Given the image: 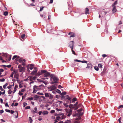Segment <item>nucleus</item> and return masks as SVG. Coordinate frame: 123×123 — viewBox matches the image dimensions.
Masks as SVG:
<instances>
[{"label": "nucleus", "mask_w": 123, "mask_h": 123, "mask_svg": "<svg viewBox=\"0 0 123 123\" xmlns=\"http://www.w3.org/2000/svg\"><path fill=\"white\" fill-rule=\"evenodd\" d=\"M50 77H51L50 80H52V79L54 81H57L59 80V79L58 77L56 76L55 75L53 74H51L50 75Z\"/></svg>", "instance_id": "nucleus-1"}, {"label": "nucleus", "mask_w": 123, "mask_h": 123, "mask_svg": "<svg viewBox=\"0 0 123 123\" xmlns=\"http://www.w3.org/2000/svg\"><path fill=\"white\" fill-rule=\"evenodd\" d=\"M41 88L38 86L35 85L33 86V91L32 92L33 93H36L37 91H38Z\"/></svg>", "instance_id": "nucleus-2"}, {"label": "nucleus", "mask_w": 123, "mask_h": 123, "mask_svg": "<svg viewBox=\"0 0 123 123\" xmlns=\"http://www.w3.org/2000/svg\"><path fill=\"white\" fill-rule=\"evenodd\" d=\"M46 71L45 70H41L40 71H39L36 74V76H39L45 73Z\"/></svg>", "instance_id": "nucleus-3"}, {"label": "nucleus", "mask_w": 123, "mask_h": 123, "mask_svg": "<svg viewBox=\"0 0 123 123\" xmlns=\"http://www.w3.org/2000/svg\"><path fill=\"white\" fill-rule=\"evenodd\" d=\"M74 41H71L69 44V46L71 48L73 49V46L74 44Z\"/></svg>", "instance_id": "nucleus-4"}, {"label": "nucleus", "mask_w": 123, "mask_h": 123, "mask_svg": "<svg viewBox=\"0 0 123 123\" xmlns=\"http://www.w3.org/2000/svg\"><path fill=\"white\" fill-rule=\"evenodd\" d=\"M56 89V87L54 85H52L51 86L49 87L48 89L50 91L54 90Z\"/></svg>", "instance_id": "nucleus-5"}, {"label": "nucleus", "mask_w": 123, "mask_h": 123, "mask_svg": "<svg viewBox=\"0 0 123 123\" xmlns=\"http://www.w3.org/2000/svg\"><path fill=\"white\" fill-rule=\"evenodd\" d=\"M50 75L49 73H46V72L45 73L43 74V76L44 77H50Z\"/></svg>", "instance_id": "nucleus-6"}, {"label": "nucleus", "mask_w": 123, "mask_h": 123, "mask_svg": "<svg viewBox=\"0 0 123 123\" xmlns=\"http://www.w3.org/2000/svg\"><path fill=\"white\" fill-rule=\"evenodd\" d=\"M82 109H79L77 110L78 112V114L80 115H82Z\"/></svg>", "instance_id": "nucleus-7"}, {"label": "nucleus", "mask_w": 123, "mask_h": 123, "mask_svg": "<svg viewBox=\"0 0 123 123\" xmlns=\"http://www.w3.org/2000/svg\"><path fill=\"white\" fill-rule=\"evenodd\" d=\"M72 112L71 110L69 109L67 115L68 117H69L71 115V114H72Z\"/></svg>", "instance_id": "nucleus-8"}, {"label": "nucleus", "mask_w": 123, "mask_h": 123, "mask_svg": "<svg viewBox=\"0 0 123 123\" xmlns=\"http://www.w3.org/2000/svg\"><path fill=\"white\" fill-rule=\"evenodd\" d=\"M112 6L113 7V9L112 10V11L113 13L117 11L116 6H113L112 5Z\"/></svg>", "instance_id": "nucleus-9"}, {"label": "nucleus", "mask_w": 123, "mask_h": 123, "mask_svg": "<svg viewBox=\"0 0 123 123\" xmlns=\"http://www.w3.org/2000/svg\"><path fill=\"white\" fill-rule=\"evenodd\" d=\"M37 71L36 70H35L32 72L31 73V74L32 75H36V74H37Z\"/></svg>", "instance_id": "nucleus-10"}, {"label": "nucleus", "mask_w": 123, "mask_h": 123, "mask_svg": "<svg viewBox=\"0 0 123 123\" xmlns=\"http://www.w3.org/2000/svg\"><path fill=\"white\" fill-rule=\"evenodd\" d=\"M14 115L15 116V118H17L18 117V113L17 111H15L14 114Z\"/></svg>", "instance_id": "nucleus-11"}, {"label": "nucleus", "mask_w": 123, "mask_h": 123, "mask_svg": "<svg viewBox=\"0 0 123 123\" xmlns=\"http://www.w3.org/2000/svg\"><path fill=\"white\" fill-rule=\"evenodd\" d=\"M68 95H66L64 96H62L61 98L62 99H67Z\"/></svg>", "instance_id": "nucleus-12"}, {"label": "nucleus", "mask_w": 123, "mask_h": 123, "mask_svg": "<svg viewBox=\"0 0 123 123\" xmlns=\"http://www.w3.org/2000/svg\"><path fill=\"white\" fill-rule=\"evenodd\" d=\"M25 68L23 67H22L21 68L19 69V72H24L25 71Z\"/></svg>", "instance_id": "nucleus-13"}, {"label": "nucleus", "mask_w": 123, "mask_h": 123, "mask_svg": "<svg viewBox=\"0 0 123 123\" xmlns=\"http://www.w3.org/2000/svg\"><path fill=\"white\" fill-rule=\"evenodd\" d=\"M50 95V94L49 93H45V96L47 98L49 97Z\"/></svg>", "instance_id": "nucleus-14"}, {"label": "nucleus", "mask_w": 123, "mask_h": 123, "mask_svg": "<svg viewBox=\"0 0 123 123\" xmlns=\"http://www.w3.org/2000/svg\"><path fill=\"white\" fill-rule=\"evenodd\" d=\"M19 61L20 63L25 62V59H23L22 58H21L19 59Z\"/></svg>", "instance_id": "nucleus-15"}, {"label": "nucleus", "mask_w": 123, "mask_h": 123, "mask_svg": "<svg viewBox=\"0 0 123 123\" xmlns=\"http://www.w3.org/2000/svg\"><path fill=\"white\" fill-rule=\"evenodd\" d=\"M3 55L6 57L8 58V56H9V55L7 54L6 53H3Z\"/></svg>", "instance_id": "nucleus-16"}, {"label": "nucleus", "mask_w": 123, "mask_h": 123, "mask_svg": "<svg viewBox=\"0 0 123 123\" xmlns=\"http://www.w3.org/2000/svg\"><path fill=\"white\" fill-rule=\"evenodd\" d=\"M48 113V111H44L42 112V114L43 115H47Z\"/></svg>", "instance_id": "nucleus-17"}, {"label": "nucleus", "mask_w": 123, "mask_h": 123, "mask_svg": "<svg viewBox=\"0 0 123 123\" xmlns=\"http://www.w3.org/2000/svg\"><path fill=\"white\" fill-rule=\"evenodd\" d=\"M89 11V9L87 8H86V11L85 12V14H87L89 13V12H88Z\"/></svg>", "instance_id": "nucleus-18"}, {"label": "nucleus", "mask_w": 123, "mask_h": 123, "mask_svg": "<svg viewBox=\"0 0 123 123\" xmlns=\"http://www.w3.org/2000/svg\"><path fill=\"white\" fill-rule=\"evenodd\" d=\"M77 100V98H73L71 101V103H73L74 102L76 101Z\"/></svg>", "instance_id": "nucleus-19"}, {"label": "nucleus", "mask_w": 123, "mask_h": 123, "mask_svg": "<svg viewBox=\"0 0 123 123\" xmlns=\"http://www.w3.org/2000/svg\"><path fill=\"white\" fill-rule=\"evenodd\" d=\"M34 65L32 64H30V66L29 68L31 70H32L33 68V66Z\"/></svg>", "instance_id": "nucleus-20"}, {"label": "nucleus", "mask_w": 123, "mask_h": 123, "mask_svg": "<svg viewBox=\"0 0 123 123\" xmlns=\"http://www.w3.org/2000/svg\"><path fill=\"white\" fill-rule=\"evenodd\" d=\"M71 122V121L69 120H66L64 122V123H70Z\"/></svg>", "instance_id": "nucleus-21"}, {"label": "nucleus", "mask_w": 123, "mask_h": 123, "mask_svg": "<svg viewBox=\"0 0 123 123\" xmlns=\"http://www.w3.org/2000/svg\"><path fill=\"white\" fill-rule=\"evenodd\" d=\"M91 64H87V67H86V68H90L91 67Z\"/></svg>", "instance_id": "nucleus-22"}, {"label": "nucleus", "mask_w": 123, "mask_h": 123, "mask_svg": "<svg viewBox=\"0 0 123 123\" xmlns=\"http://www.w3.org/2000/svg\"><path fill=\"white\" fill-rule=\"evenodd\" d=\"M117 4V1H116L112 5L113 6H116L115 5Z\"/></svg>", "instance_id": "nucleus-23"}, {"label": "nucleus", "mask_w": 123, "mask_h": 123, "mask_svg": "<svg viewBox=\"0 0 123 123\" xmlns=\"http://www.w3.org/2000/svg\"><path fill=\"white\" fill-rule=\"evenodd\" d=\"M29 120L31 123L32 122L33 120L31 117H29Z\"/></svg>", "instance_id": "nucleus-24"}, {"label": "nucleus", "mask_w": 123, "mask_h": 123, "mask_svg": "<svg viewBox=\"0 0 123 123\" xmlns=\"http://www.w3.org/2000/svg\"><path fill=\"white\" fill-rule=\"evenodd\" d=\"M8 12H7V11H6V12H4L3 14L5 16H6L8 15Z\"/></svg>", "instance_id": "nucleus-25"}, {"label": "nucleus", "mask_w": 123, "mask_h": 123, "mask_svg": "<svg viewBox=\"0 0 123 123\" xmlns=\"http://www.w3.org/2000/svg\"><path fill=\"white\" fill-rule=\"evenodd\" d=\"M66 92H62L61 94V96H64L66 94Z\"/></svg>", "instance_id": "nucleus-26"}, {"label": "nucleus", "mask_w": 123, "mask_h": 123, "mask_svg": "<svg viewBox=\"0 0 123 123\" xmlns=\"http://www.w3.org/2000/svg\"><path fill=\"white\" fill-rule=\"evenodd\" d=\"M63 105L66 107H68V105H67V104L66 103H64Z\"/></svg>", "instance_id": "nucleus-27"}, {"label": "nucleus", "mask_w": 123, "mask_h": 123, "mask_svg": "<svg viewBox=\"0 0 123 123\" xmlns=\"http://www.w3.org/2000/svg\"><path fill=\"white\" fill-rule=\"evenodd\" d=\"M96 71H98L99 69L98 67L95 66L94 67Z\"/></svg>", "instance_id": "nucleus-28"}, {"label": "nucleus", "mask_w": 123, "mask_h": 123, "mask_svg": "<svg viewBox=\"0 0 123 123\" xmlns=\"http://www.w3.org/2000/svg\"><path fill=\"white\" fill-rule=\"evenodd\" d=\"M12 92V91L10 90H9L8 91V93L9 94H11Z\"/></svg>", "instance_id": "nucleus-29"}, {"label": "nucleus", "mask_w": 123, "mask_h": 123, "mask_svg": "<svg viewBox=\"0 0 123 123\" xmlns=\"http://www.w3.org/2000/svg\"><path fill=\"white\" fill-rule=\"evenodd\" d=\"M25 34H23L21 35V37L22 39H24L25 38Z\"/></svg>", "instance_id": "nucleus-30"}, {"label": "nucleus", "mask_w": 123, "mask_h": 123, "mask_svg": "<svg viewBox=\"0 0 123 123\" xmlns=\"http://www.w3.org/2000/svg\"><path fill=\"white\" fill-rule=\"evenodd\" d=\"M32 79L34 80H35L37 78V76H34L33 77H31Z\"/></svg>", "instance_id": "nucleus-31"}, {"label": "nucleus", "mask_w": 123, "mask_h": 123, "mask_svg": "<svg viewBox=\"0 0 123 123\" xmlns=\"http://www.w3.org/2000/svg\"><path fill=\"white\" fill-rule=\"evenodd\" d=\"M26 95L27 94L25 93L24 95L22 96V99L25 98Z\"/></svg>", "instance_id": "nucleus-32"}, {"label": "nucleus", "mask_w": 123, "mask_h": 123, "mask_svg": "<svg viewBox=\"0 0 123 123\" xmlns=\"http://www.w3.org/2000/svg\"><path fill=\"white\" fill-rule=\"evenodd\" d=\"M58 83V82L56 81H52L51 82V84H54L55 83Z\"/></svg>", "instance_id": "nucleus-33"}, {"label": "nucleus", "mask_w": 123, "mask_h": 123, "mask_svg": "<svg viewBox=\"0 0 123 123\" xmlns=\"http://www.w3.org/2000/svg\"><path fill=\"white\" fill-rule=\"evenodd\" d=\"M39 96L38 95H36L34 96V97L37 98H38L39 97Z\"/></svg>", "instance_id": "nucleus-34"}, {"label": "nucleus", "mask_w": 123, "mask_h": 123, "mask_svg": "<svg viewBox=\"0 0 123 123\" xmlns=\"http://www.w3.org/2000/svg\"><path fill=\"white\" fill-rule=\"evenodd\" d=\"M77 115V113L76 112L73 113V117H76Z\"/></svg>", "instance_id": "nucleus-35"}, {"label": "nucleus", "mask_w": 123, "mask_h": 123, "mask_svg": "<svg viewBox=\"0 0 123 123\" xmlns=\"http://www.w3.org/2000/svg\"><path fill=\"white\" fill-rule=\"evenodd\" d=\"M33 98L32 97H31V98H28L27 99L29 100L30 101L32 100H33Z\"/></svg>", "instance_id": "nucleus-36"}, {"label": "nucleus", "mask_w": 123, "mask_h": 123, "mask_svg": "<svg viewBox=\"0 0 123 123\" xmlns=\"http://www.w3.org/2000/svg\"><path fill=\"white\" fill-rule=\"evenodd\" d=\"M98 67L101 68H102V65L101 64H99L98 65Z\"/></svg>", "instance_id": "nucleus-37"}, {"label": "nucleus", "mask_w": 123, "mask_h": 123, "mask_svg": "<svg viewBox=\"0 0 123 123\" xmlns=\"http://www.w3.org/2000/svg\"><path fill=\"white\" fill-rule=\"evenodd\" d=\"M44 8V7L41 6L40 7V11L41 12L42 11L43 8Z\"/></svg>", "instance_id": "nucleus-38"}, {"label": "nucleus", "mask_w": 123, "mask_h": 123, "mask_svg": "<svg viewBox=\"0 0 123 123\" xmlns=\"http://www.w3.org/2000/svg\"><path fill=\"white\" fill-rule=\"evenodd\" d=\"M67 99L68 100H69L70 101V103H71V98L69 97L68 96V98Z\"/></svg>", "instance_id": "nucleus-39"}, {"label": "nucleus", "mask_w": 123, "mask_h": 123, "mask_svg": "<svg viewBox=\"0 0 123 123\" xmlns=\"http://www.w3.org/2000/svg\"><path fill=\"white\" fill-rule=\"evenodd\" d=\"M37 94L38 95H43V94L42 92H38L37 93Z\"/></svg>", "instance_id": "nucleus-40"}, {"label": "nucleus", "mask_w": 123, "mask_h": 123, "mask_svg": "<svg viewBox=\"0 0 123 123\" xmlns=\"http://www.w3.org/2000/svg\"><path fill=\"white\" fill-rule=\"evenodd\" d=\"M23 107H25L26 105H27V103H23Z\"/></svg>", "instance_id": "nucleus-41"}, {"label": "nucleus", "mask_w": 123, "mask_h": 123, "mask_svg": "<svg viewBox=\"0 0 123 123\" xmlns=\"http://www.w3.org/2000/svg\"><path fill=\"white\" fill-rule=\"evenodd\" d=\"M56 92L59 93H61V91L58 89H57Z\"/></svg>", "instance_id": "nucleus-42"}, {"label": "nucleus", "mask_w": 123, "mask_h": 123, "mask_svg": "<svg viewBox=\"0 0 123 123\" xmlns=\"http://www.w3.org/2000/svg\"><path fill=\"white\" fill-rule=\"evenodd\" d=\"M17 55H15L12 57V59L13 60L14 59H15V58H17Z\"/></svg>", "instance_id": "nucleus-43"}, {"label": "nucleus", "mask_w": 123, "mask_h": 123, "mask_svg": "<svg viewBox=\"0 0 123 123\" xmlns=\"http://www.w3.org/2000/svg\"><path fill=\"white\" fill-rule=\"evenodd\" d=\"M55 112V111L54 110H52L50 111V113H53Z\"/></svg>", "instance_id": "nucleus-44"}, {"label": "nucleus", "mask_w": 123, "mask_h": 123, "mask_svg": "<svg viewBox=\"0 0 123 123\" xmlns=\"http://www.w3.org/2000/svg\"><path fill=\"white\" fill-rule=\"evenodd\" d=\"M30 108V107L29 106H26L25 107V109H29Z\"/></svg>", "instance_id": "nucleus-45"}, {"label": "nucleus", "mask_w": 123, "mask_h": 123, "mask_svg": "<svg viewBox=\"0 0 123 123\" xmlns=\"http://www.w3.org/2000/svg\"><path fill=\"white\" fill-rule=\"evenodd\" d=\"M81 62L83 63H87V62L86 61H81Z\"/></svg>", "instance_id": "nucleus-46"}, {"label": "nucleus", "mask_w": 123, "mask_h": 123, "mask_svg": "<svg viewBox=\"0 0 123 123\" xmlns=\"http://www.w3.org/2000/svg\"><path fill=\"white\" fill-rule=\"evenodd\" d=\"M5 111L6 112H10V110H9L6 109Z\"/></svg>", "instance_id": "nucleus-47"}, {"label": "nucleus", "mask_w": 123, "mask_h": 123, "mask_svg": "<svg viewBox=\"0 0 123 123\" xmlns=\"http://www.w3.org/2000/svg\"><path fill=\"white\" fill-rule=\"evenodd\" d=\"M14 77L16 78L17 79V80L18 81V78L17 76H16L15 75H14Z\"/></svg>", "instance_id": "nucleus-48"}, {"label": "nucleus", "mask_w": 123, "mask_h": 123, "mask_svg": "<svg viewBox=\"0 0 123 123\" xmlns=\"http://www.w3.org/2000/svg\"><path fill=\"white\" fill-rule=\"evenodd\" d=\"M5 79L4 78L0 79V81H1V82H4L5 81Z\"/></svg>", "instance_id": "nucleus-49"}, {"label": "nucleus", "mask_w": 123, "mask_h": 123, "mask_svg": "<svg viewBox=\"0 0 123 123\" xmlns=\"http://www.w3.org/2000/svg\"><path fill=\"white\" fill-rule=\"evenodd\" d=\"M31 111L33 112V113L34 114L35 113H37V111H34V110H32Z\"/></svg>", "instance_id": "nucleus-50"}, {"label": "nucleus", "mask_w": 123, "mask_h": 123, "mask_svg": "<svg viewBox=\"0 0 123 123\" xmlns=\"http://www.w3.org/2000/svg\"><path fill=\"white\" fill-rule=\"evenodd\" d=\"M18 94L19 95L21 96L23 94V93H22L20 92V91L19 92Z\"/></svg>", "instance_id": "nucleus-51"}, {"label": "nucleus", "mask_w": 123, "mask_h": 123, "mask_svg": "<svg viewBox=\"0 0 123 123\" xmlns=\"http://www.w3.org/2000/svg\"><path fill=\"white\" fill-rule=\"evenodd\" d=\"M37 80L40 82H42V80H41V79H37Z\"/></svg>", "instance_id": "nucleus-52"}, {"label": "nucleus", "mask_w": 123, "mask_h": 123, "mask_svg": "<svg viewBox=\"0 0 123 123\" xmlns=\"http://www.w3.org/2000/svg\"><path fill=\"white\" fill-rule=\"evenodd\" d=\"M4 70L3 69H0V72H3L4 71Z\"/></svg>", "instance_id": "nucleus-53"}, {"label": "nucleus", "mask_w": 123, "mask_h": 123, "mask_svg": "<svg viewBox=\"0 0 123 123\" xmlns=\"http://www.w3.org/2000/svg\"><path fill=\"white\" fill-rule=\"evenodd\" d=\"M72 50V52L73 54L74 55H76V54H75V52L73 50Z\"/></svg>", "instance_id": "nucleus-54"}, {"label": "nucleus", "mask_w": 123, "mask_h": 123, "mask_svg": "<svg viewBox=\"0 0 123 123\" xmlns=\"http://www.w3.org/2000/svg\"><path fill=\"white\" fill-rule=\"evenodd\" d=\"M9 57L8 58V60L9 61H10L11 59V55H9Z\"/></svg>", "instance_id": "nucleus-55"}, {"label": "nucleus", "mask_w": 123, "mask_h": 123, "mask_svg": "<svg viewBox=\"0 0 123 123\" xmlns=\"http://www.w3.org/2000/svg\"><path fill=\"white\" fill-rule=\"evenodd\" d=\"M11 65H7L6 66V67L8 68H10L11 67Z\"/></svg>", "instance_id": "nucleus-56"}, {"label": "nucleus", "mask_w": 123, "mask_h": 123, "mask_svg": "<svg viewBox=\"0 0 123 123\" xmlns=\"http://www.w3.org/2000/svg\"><path fill=\"white\" fill-rule=\"evenodd\" d=\"M13 72L15 73V74H16V73L18 72V71L17 70H13Z\"/></svg>", "instance_id": "nucleus-57"}, {"label": "nucleus", "mask_w": 123, "mask_h": 123, "mask_svg": "<svg viewBox=\"0 0 123 123\" xmlns=\"http://www.w3.org/2000/svg\"><path fill=\"white\" fill-rule=\"evenodd\" d=\"M4 111L3 110H0V114H2L3 113Z\"/></svg>", "instance_id": "nucleus-58"}, {"label": "nucleus", "mask_w": 123, "mask_h": 123, "mask_svg": "<svg viewBox=\"0 0 123 123\" xmlns=\"http://www.w3.org/2000/svg\"><path fill=\"white\" fill-rule=\"evenodd\" d=\"M49 98L52 99L53 98V96L52 95H51V94L50 95V96L49 97Z\"/></svg>", "instance_id": "nucleus-59"}, {"label": "nucleus", "mask_w": 123, "mask_h": 123, "mask_svg": "<svg viewBox=\"0 0 123 123\" xmlns=\"http://www.w3.org/2000/svg\"><path fill=\"white\" fill-rule=\"evenodd\" d=\"M0 103H3V100L1 98H0Z\"/></svg>", "instance_id": "nucleus-60"}, {"label": "nucleus", "mask_w": 123, "mask_h": 123, "mask_svg": "<svg viewBox=\"0 0 123 123\" xmlns=\"http://www.w3.org/2000/svg\"><path fill=\"white\" fill-rule=\"evenodd\" d=\"M18 86L17 85H15L14 89H16L17 88H18Z\"/></svg>", "instance_id": "nucleus-61"}, {"label": "nucleus", "mask_w": 123, "mask_h": 123, "mask_svg": "<svg viewBox=\"0 0 123 123\" xmlns=\"http://www.w3.org/2000/svg\"><path fill=\"white\" fill-rule=\"evenodd\" d=\"M60 118V117H56V120H59Z\"/></svg>", "instance_id": "nucleus-62"}, {"label": "nucleus", "mask_w": 123, "mask_h": 123, "mask_svg": "<svg viewBox=\"0 0 123 123\" xmlns=\"http://www.w3.org/2000/svg\"><path fill=\"white\" fill-rule=\"evenodd\" d=\"M102 56L103 57H105L107 56V55L105 54H103L102 55Z\"/></svg>", "instance_id": "nucleus-63"}, {"label": "nucleus", "mask_w": 123, "mask_h": 123, "mask_svg": "<svg viewBox=\"0 0 123 123\" xmlns=\"http://www.w3.org/2000/svg\"><path fill=\"white\" fill-rule=\"evenodd\" d=\"M119 107V108H123V105H120Z\"/></svg>", "instance_id": "nucleus-64"}]
</instances>
